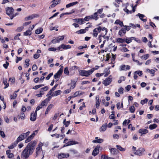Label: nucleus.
Listing matches in <instances>:
<instances>
[{
  "instance_id": "nucleus-1",
  "label": "nucleus",
  "mask_w": 159,
  "mask_h": 159,
  "mask_svg": "<svg viewBox=\"0 0 159 159\" xmlns=\"http://www.w3.org/2000/svg\"><path fill=\"white\" fill-rule=\"evenodd\" d=\"M36 144L35 141H32L28 143L27 146L23 151L21 157L27 158L30 155L32 154L34 149V146Z\"/></svg>"
},
{
  "instance_id": "nucleus-2",
  "label": "nucleus",
  "mask_w": 159,
  "mask_h": 159,
  "mask_svg": "<svg viewBox=\"0 0 159 159\" xmlns=\"http://www.w3.org/2000/svg\"><path fill=\"white\" fill-rule=\"evenodd\" d=\"M93 69H91L88 70H81L79 71V74L81 76L88 77L93 72Z\"/></svg>"
},
{
  "instance_id": "nucleus-3",
  "label": "nucleus",
  "mask_w": 159,
  "mask_h": 159,
  "mask_svg": "<svg viewBox=\"0 0 159 159\" xmlns=\"http://www.w3.org/2000/svg\"><path fill=\"white\" fill-rule=\"evenodd\" d=\"M30 133V131H28L25 133L22 134L19 136L16 140L19 142L25 139L29 135Z\"/></svg>"
},
{
  "instance_id": "nucleus-4",
  "label": "nucleus",
  "mask_w": 159,
  "mask_h": 159,
  "mask_svg": "<svg viewBox=\"0 0 159 159\" xmlns=\"http://www.w3.org/2000/svg\"><path fill=\"white\" fill-rule=\"evenodd\" d=\"M43 146V144L40 142L39 143L37 147L36 148V156L35 157H37L39 154L40 153L42 150V147Z\"/></svg>"
},
{
  "instance_id": "nucleus-5",
  "label": "nucleus",
  "mask_w": 159,
  "mask_h": 159,
  "mask_svg": "<svg viewBox=\"0 0 159 159\" xmlns=\"http://www.w3.org/2000/svg\"><path fill=\"white\" fill-rule=\"evenodd\" d=\"M14 11V9L12 7H7L6 8V14L9 16L11 18V15H12Z\"/></svg>"
},
{
  "instance_id": "nucleus-6",
  "label": "nucleus",
  "mask_w": 159,
  "mask_h": 159,
  "mask_svg": "<svg viewBox=\"0 0 159 159\" xmlns=\"http://www.w3.org/2000/svg\"><path fill=\"white\" fill-rule=\"evenodd\" d=\"M63 72V69L60 68L57 72L54 75V78L56 80V81H58Z\"/></svg>"
},
{
  "instance_id": "nucleus-7",
  "label": "nucleus",
  "mask_w": 159,
  "mask_h": 159,
  "mask_svg": "<svg viewBox=\"0 0 159 159\" xmlns=\"http://www.w3.org/2000/svg\"><path fill=\"white\" fill-rule=\"evenodd\" d=\"M112 76L111 75L109 76L108 78L103 81L102 84L105 86H107L109 85L112 81Z\"/></svg>"
},
{
  "instance_id": "nucleus-8",
  "label": "nucleus",
  "mask_w": 159,
  "mask_h": 159,
  "mask_svg": "<svg viewBox=\"0 0 159 159\" xmlns=\"http://www.w3.org/2000/svg\"><path fill=\"white\" fill-rule=\"evenodd\" d=\"M102 30V27L99 26L98 28H95L93 30V35L94 37H96L99 32H101Z\"/></svg>"
},
{
  "instance_id": "nucleus-9",
  "label": "nucleus",
  "mask_w": 159,
  "mask_h": 159,
  "mask_svg": "<svg viewBox=\"0 0 159 159\" xmlns=\"http://www.w3.org/2000/svg\"><path fill=\"white\" fill-rule=\"evenodd\" d=\"M145 150V149L143 148H139L134 152V154L140 156L142 155V152H144Z\"/></svg>"
},
{
  "instance_id": "nucleus-10",
  "label": "nucleus",
  "mask_w": 159,
  "mask_h": 159,
  "mask_svg": "<svg viewBox=\"0 0 159 159\" xmlns=\"http://www.w3.org/2000/svg\"><path fill=\"white\" fill-rule=\"evenodd\" d=\"M71 48V46L70 45L62 44L57 48V50L58 51L60 50L61 48L64 49H67L70 48Z\"/></svg>"
},
{
  "instance_id": "nucleus-11",
  "label": "nucleus",
  "mask_w": 159,
  "mask_h": 159,
  "mask_svg": "<svg viewBox=\"0 0 159 159\" xmlns=\"http://www.w3.org/2000/svg\"><path fill=\"white\" fill-rule=\"evenodd\" d=\"M61 0H53L52 1V3L49 6V8H51L55 7L60 2Z\"/></svg>"
},
{
  "instance_id": "nucleus-12",
  "label": "nucleus",
  "mask_w": 159,
  "mask_h": 159,
  "mask_svg": "<svg viewBox=\"0 0 159 159\" xmlns=\"http://www.w3.org/2000/svg\"><path fill=\"white\" fill-rule=\"evenodd\" d=\"M130 69V67L129 65H123L120 66L119 67V70L122 71L123 70H129Z\"/></svg>"
},
{
  "instance_id": "nucleus-13",
  "label": "nucleus",
  "mask_w": 159,
  "mask_h": 159,
  "mask_svg": "<svg viewBox=\"0 0 159 159\" xmlns=\"http://www.w3.org/2000/svg\"><path fill=\"white\" fill-rule=\"evenodd\" d=\"M99 148L100 146L99 145H98L94 149L92 153V155H93L94 156H95L98 154L99 152Z\"/></svg>"
},
{
  "instance_id": "nucleus-14",
  "label": "nucleus",
  "mask_w": 159,
  "mask_h": 159,
  "mask_svg": "<svg viewBox=\"0 0 159 159\" xmlns=\"http://www.w3.org/2000/svg\"><path fill=\"white\" fill-rule=\"evenodd\" d=\"M69 157V154L68 153L65 154L62 153L59 154L58 155V158L59 159H61L64 158H67Z\"/></svg>"
},
{
  "instance_id": "nucleus-15",
  "label": "nucleus",
  "mask_w": 159,
  "mask_h": 159,
  "mask_svg": "<svg viewBox=\"0 0 159 159\" xmlns=\"http://www.w3.org/2000/svg\"><path fill=\"white\" fill-rule=\"evenodd\" d=\"M136 16H138L140 19L144 22H146L147 20L146 17L143 14L139 13L136 15Z\"/></svg>"
},
{
  "instance_id": "nucleus-16",
  "label": "nucleus",
  "mask_w": 159,
  "mask_h": 159,
  "mask_svg": "<svg viewBox=\"0 0 159 159\" xmlns=\"http://www.w3.org/2000/svg\"><path fill=\"white\" fill-rule=\"evenodd\" d=\"M108 127V125L107 123H106L103 125L99 129V131L101 132H104L106 131L107 127Z\"/></svg>"
},
{
  "instance_id": "nucleus-17",
  "label": "nucleus",
  "mask_w": 159,
  "mask_h": 159,
  "mask_svg": "<svg viewBox=\"0 0 159 159\" xmlns=\"http://www.w3.org/2000/svg\"><path fill=\"white\" fill-rule=\"evenodd\" d=\"M37 115L36 111L35 112H33L31 113L30 120L32 121H34L36 120V116Z\"/></svg>"
},
{
  "instance_id": "nucleus-18",
  "label": "nucleus",
  "mask_w": 159,
  "mask_h": 159,
  "mask_svg": "<svg viewBox=\"0 0 159 159\" xmlns=\"http://www.w3.org/2000/svg\"><path fill=\"white\" fill-rule=\"evenodd\" d=\"M101 31L102 32L100 35H102V37H103V38L106 37L105 35H106L107 32V29L105 27L102 28Z\"/></svg>"
},
{
  "instance_id": "nucleus-19",
  "label": "nucleus",
  "mask_w": 159,
  "mask_h": 159,
  "mask_svg": "<svg viewBox=\"0 0 159 159\" xmlns=\"http://www.w3.org/2000/svg\"><path fill=\"white\" fill-rule=\"evenodd\" d=\"M96 106L97 108H98L100 104V101H99V96L97 95L96 96Z\"/></svg>"
},
{
  "instance_id": "nucleus-20",
  "label": "nucleus",
  "mask_w": 159,
  "mask_h": 159,
  "mask_svg": "<svg viewBox=\"0 0 159 159\" xmlns=\"http://www.w3.org/2000/svg\"><path fill=\"white\" fill-rule=\"evenodd\" d=\"M134 39V37H127L125 39V42L127 44L130 43Z\"/></svg>"
},
{
  "instance_id": "nucleus-21",
  "label": "nucleus",
  "mask_w": 159,
  "mask_h": 159,
  "mask_svg": "<svg viewBox=\"0 0 159 159\" xmlns=\"http://www.w3.org/2000/svg\"><path fill=\"white\" fill-rule=\"evenodd\" d=\"M18 142L16 140L15 141L14 143H12L10 146H9L8 148L9 149H12L13 148L15 147L17 144L18 143Z\"/></svg>"
},
{
  "instance_id": "nucleus-22",
  "label": "nucleus",
  "mask_w": 159,
  "mask_h": 159,
  "mask_svg": "<svg viewBox=\"0 0 159 159\" xmlns=\"http://www.w3.org/2000/svg\"><path fill=\"white\" fill-rule=\"evenodd\" d=\"M78 3V2L76 1L69 3L66 5V8H68L71 7L75 5L76 4Z\"/></svg>"
},
{
  "instance_id": "nucleus-23",
  "label": "nucleus",
  "mask_w": 159,
  "mask_h": 159,
  "mask_svg": "<svg viewBox=\"0 0 159 159\" xmlns=\"http://www.w3.org/2000/svg\"><path fill=\"white\" fill-rule=\"evenodd\" d=\"M126 31L125 28H122L119 31L118 34L120 35V36H123V35L122 34H125L126 33Z\"/></svg>"
},
{
  "instance_id": "nucleus-24",
  "label": "nucleus",
  "mask_w": 159,
  "mask_h": 159,
  "mask_svg": "<svg viewBox=\"0 0 159 159\" xmlns=\"http://www.w3.org/2000/svg\"><path fill=\"white\" fill-rule=\"evenodd\" d=\"M139 132L143 134H147L148 132V131L146 129H141L139 130Z\"/></svg>"
},
{
  "instance_id": "nucleus-25",
  "label": "nucleus",
  "mask_w": 159,
  "mask_h": 159,
  "mask_svg": "<svg viewBox=\"0 0 159 159\" xmlns=\"http://www.w3.org/2000/svg\"><path fill=\"white\" fill-rule=\"evenodd\" d=\"M71 86L70 87L71 89H74L76 86V82L75 81L71 80V82L70 83Z\"/></svg>"
},
{
  "instance_id": "nucleus-26",
  "label": "nucleus",
  "mask_w": 159,
  "mask_h": 159,
  "mask_svg": "<svg viewBox=\"0 0 159 159\" xmlns=\"http://www.w3.org/2000/svg\"><path fill=\"white\" fill-rule=\"evenodd\" d=\"M114 24L119 25L121 27L124 26L123 22L118 19L116 20Z\"/></svg>"
},
{
  "instance_id": "nucleus-27",
  "label": "nucleus",
  "mask_w": 159,
  "mask_h": 159,
  "mask_svg": "<svg viewBox=\"0 0 159 159\" xmlns=\"http://www.w3.org/2000/svg\"><path fill=\"white\" fill-rule=\"evenodd\" d=\"M125 39L121 38H117L116 39V41L117 43H123L125 42Z\"/></svg>"
},
{
  "instance_id": "nucleus-28",
  "label": "nucleus",
  "mask_w": 159,
  "mask_h": 159,
  "mask_svg": "<svg viewBox=\"0 0 159 159\" xmlns=\"http://www.w3.org/2000/svg\"><path fill=\"white\" fill-rule=\"evenodd\" d=\"M48 89V86H46L43 87L40 89V92H41L42 93H43L44 94V92L46 91H47Z\"/></svg>"
},
{
  "instance_id": "nucleus-29",
  "label": "nucleus",
  "mask_w": 159,
  "mask_h": 159,
  "mask_svg": "<svg viewBox=\"0 0 159 159\" xmlns=\"http://www.w3.org/2000/svg\"><path fill=\"white\" fill-rule=\"evenodd\" d=\"M118 151L117 149L115 148H111L110 149V152L111 154L115 155L117 153Z\"/></svg>"
},
{
  "instance_id": "nucleus-30",
  "label": "nucleus",
  "mask_w": 159,
  "mask_h": 159,
  "mask_svg": "<svg viewBox=\"0 0 159 159\" xmlns=\"http://www.w3.org/2000/svg\"><path fill=\"white\" fill-rule=\"evenodd\" d=\"M146 71L147 72L149 73L150 74H152V76H154V74L155 72V71L153 69L150 70L149 69H146Z\"/></svg>"
},
{
  "instance_id": "nucleus-31",
  "label": "nucleus",
  "mask_w": 159,
  "mask_h": 159,
  "mask_svg": "<svg viewBox=\"0 0 159 159\" xmlns=\"http://www.w3.org/2000/svg\"><path fill=\"white\" fill-rule=\"evenodd\" d=\"M103 141V140L101 139H95L92 141L93 143H101Z\"/></svg>"
},
{
  "instance_id": "nucleus-32",
  "label": "nucleus",
  "mask_w": 159,
  "mask_h": 159,
  "mask_svg": "<svg viewBox=\"0 0 159 159\" xmlns=\"http://www.w3.org/2000/svg\"><path fill=\"white\" fill-rule=\"evenodd\" d=\"M101 157L102 159H115L114 158L108 157L106 155H102Z\"/></svg>"
},
{
  "instance_id": "nucleus-33",
  "label": "nucleus",
  "mask_w": 159,
  "mask_h": 159,
  "mask_svg": "<svg viewBox=\"0 0 159 159\" xmlns=\"http://www.w3.org/2000/svg\"><path fill=\"white\" fill-rule=\"evenodd\" d=\"M61 91L60 90H58L55 91L54 93L52 95V96H56L60 94Z\"/></svg>"
},
{
  "instance_id": "nucleus-34",
  "label": "nucleus",
  "mask_w": 159,
  "mask_h": 159,
  "mask_svg": "<svg viewBox=\"0 0 159 159\" xmlns=\"http://www.w3.org/2000/svg\"><path fill=\"white\" fill-rule=\"evenodd\" d=\"M157 126V125L155 124H153L152 125H150L149 126V128L151 129L152 130L155 129Z\"/></svg>"
},
{
  "instance_id": "nucleus-35",
  "label": "nucleus",
  "mask_w": 159,
  "mask_h": 159,
  "mask_svg": "<svg viewBox=\"0 0 159 159\" xmlns=\"http://www.w3.org/2000/svg\"><path fill=\"white\" fill-rule=\"evenodd\" d=\"M68 143V145L69 146L72 145H73L78 144V142L73 141H69Z\"/></svg>"
},
{
  "instance_id": "nucleus-36",
  "label": "nucleus",
  "mask_w": 159,
  "mask_h": 159,
  "mask_svg": "<svg viewBox=\"0 0 159 159\" xmlns=\"http://www.w3.org/2000/svg\"><path fill=\"white\" fill-rule=\"evenodd\" d=\"M91 16H92V17H93L92 19H94L95 20H98V13L96 12H95L93 14V15H91Z\"/></svg>"
},
{
  "instance_id": "nucleus-37",
  "label": "nucleus",
  "mask_w": 159,
  "mask_h": 159,
  "mask_svg": "<svg viewBox=\"0 0 159 159\" xmlns=\"http://www.w3.org/2000/svg\"><path fill=\"white\" fill-rule=\"evenodd\" d=\"M43 31V29L42 28H40L39 29H38L35 30V33L36 34H39L41 33Z\"/></svg>"
},
{
  "instance_id": "nucleus-38",
  "label": "nucleus",
  "mask_w": 159,
  "mask_h": 159,
  "mask_svg": "<svg viewBox=\"0 0 159 159\" xmlns=\"http://www.w3.org/2000/svg\"><path fill=\"white\" fill-rule=\"evenodd\" d=\"M24 34L25 36L30 35L31 34V31L30 30H27L26 31L24 32Z\"/></svg>"
},
{
  "instance_id": "nucleus-39",
  "label": "nucleus",
  "mask_w": 159,
  "mask_h": 159,
  "mask_svg": "<svg viewBox=\"0 0 159 159\" xmlns=\"http://www.w3.org/2000/svg\"><path fill=\"white\" fill-rule=\"evenodd\" d=\"M149 55L148 54L142 56V57H141V58L142 59H144L145 60H146L149 58Z\"/></svg>"
},
{
  "instance_id": "nucleus-40",
  "label": "nucleus",
  "mask_w": 159,
  "mask_h": 159,
  "mask_svg": "<svg viewBox=\"0 0 159 159\" xmlns=\"http://www.w3.org/2000/svg\"><path fill=\"white\" fill-rule=\"evenodd\" d=\"M93 17L91 16H86L84 19V21H89L90 20L92 19Z\"/></svg>"
},
{
  "instance_id": "nucleus-41",
  "label": "nucleus",
  "mask_w": 159,
  "mask_h": 159,
  "mask_svg": "<svg viewBox=\"0 0 159 159\" xmlns=\"http://www.w3.org/2000/svg\"><path fill=\"white\" fill-rule=\"evenodd\" d=\"M115 112L112 111L111 112V114L109 116V118L111 119L114 120L115 119Z\"/></svg>"
},
{
  "instance_id": "nucleus-42",
  "label": "nucleus",
  "mask_w": 159,
  "mask_h": 159,
  "mask_svg": "<svg viewBox=\"0 0 159 159\" xmlns=\"http://www.w3.org/2000/svg\"><path fill=\"white\" fill-rule=\"evenodd\" d=\"M35 16L33 15L29 16L25 18V20H31L33 19Z\"/></svg>"
},
{
  "instance_id": "nucleus-43",
  "label": "nucleus",
  "mask_w": 159,
  "mask_h": 159,
  "mask_svg": "<svg viewBox=\"0 0 159 159\" xmlns=\"http://www.w3.org/2000/svg\"><path fill=\"white\" fill-rule=\"evenodd\" d=\"M116 147L118 149L121 151H124L125 150V148H122L120 145H117Z\"/></svg>"
},
{
  "instance_id": "nucleus-44",
  "label": "nucleus",
  "mask_w": 159,
  "mask_h": 159,
  "mask_svg": "<svg viewBox=\"0 0 159 159\" xmlns=\"http://www.w3.org/2000/svg\"><path fill=\"white\" fill-rule=\"evenodd\" d=\"M76 33L78 34H84L85 33L84 29H81L79 30H78L76 32Z\"/></svg>"
},
{
  "instance_id": "nucleus-45",
  "label": "nucleus",
  "mask_w": 159,
  "mask_h": 159,
  "mask_svg": "<svg viewBox=\"0 0 159 159\" xmlns=\"http://www.w3.org/2000/svg\"><path fill=\"white\" fill-rule=\"evenodd\" d=\"M57 38L59 42V43L61 41H62L64 39V35L60 36L57 37Z\"/></svg>"
},
{
  "instance_id": "nucleus-46",
  "label": "nucleus",
  "mask_w": 159,
  "mask_h": 159,
  "mask_svg": "<svg viewBox=\"0 0 159 159\" xmlns=\"http://www.w3.org/2000/svg\"><path fill=\"white\" fill-rule=\"evenodd\" d=\"M48 103V102L47 101H46L44 99V101H43L41 103L40 105L43 107V106H46L47 104Z\"/></svg>"
},
{
  "instance_id": "nucleus-47",
  "label": "nucleus",
  "mask_w": 159,
  "mask_h": 159,
  "mask_svg": "<svg viewBox=\"0 0 159 159\" xmlns=\"http://www.w3.org/2000/svg\"><path fill=\"white\" fill-rule=\"evenodd\" d=\"M148 101V99L147 98H145L144 100H142L141 101V103L142 105H143L144 104L147 103Z\"/></svg>"
},
{
  "instance_id": "nucleus-48",
  "label": "nucleus",
  "mask_w": 159,
  "mask_h": 159,
  "mask_svg": "<svg viewBox=\"0 0 159 159\" xmlns=\"http://www.w3.org/2000/svg\"><path fill=\"white\" fill-rule=\"evenodd\" d=\"M17 97V94L16 93H14L13 95H10V97L11 99H16Z\"/></svg>"
},
{
  "instance_id": "nucleus-49",
  "label": "nucleus",
  "mask_w": 159,
  "mask_h": 159,
  "mask_svg": "<svg viewBox=\"0 0 159 159\" xmlns=\"http://www.w3.org/2000/svg\"><path fill=\"white\" fill-rule=\"evenodd\" d=\"M134 74L136 75H138L139 76H141L143 74L142 71H136L134 72Z\"/></svg>"
},
{
  "instance_id": "nucleus-50",
  "label": "nucleus",
  "mask_w": 159,
  "mask_h": 159,
  "mask_svg": "<svg viewBox=\"0 0 159 159\" xmlns=\"http://www.w3.org/2000/svg\"><path fill=\"white\" fill-rule=\"evenodd\" d=\"M79 19H81L83 20H80L78 21H77V23H79V24L80 25H82L83 24H84L85 23V21H84V19L83 18H79Z\"/></svg>"
},
{
  "instance_id": "nucleus-51",
  "label": "nucleus",
  "mask_w": 159,
  "mask_h": 159,
  "mask_svg": "<svg viewBox=\"0 0 159 159\" xmlns=\"http://www.w3.org/2000/svg\"><path fill=\"white\" fill-rule=\"evenodd\" d=\"M24 29L23 26H20L17 28L16 30V31L17 32H20L22 31Z\"/></svg>"
},
{
  "instance_id": "nucleus-52",
  "label": "nucleus",
  "mask_w": 159,
  "mask_h": 159,
  "mask_svg": "<svg viewBox=\"0 0 159 159\" xmlns=\"http://www.w3.org/2000/svg\"><path fill=\"white\" fill-rule=\"evenodd\" d=\"M129 110L131 113H134L135 110V107L134 106H132L131 107L129 108Z\"/></svg>"
},
{
  "instance_id": "nucleus-53",
  "label": "nucleus",
  "mask_w": 159,
  "mask_h": 159,
  "mask_svg": "<svg viewBox=\"0 0 159 159\" xmlns=\"http://www.w3.org/2000/svg\"><path fill=\"white\" fill-rule=\"evenodd\" d=\"M64 74L66 75H68L69 73V71L68 70V68L67 67H66L64 70Z\"/></svg>"
},
{
  "instance_id": "nucleus-54",
  "label": "nucleus",
  "mask_w": 159,
  "mask_h": 159,
  "mask_svg": "<svg viewBox=\"0 0 159 159\" xmlns=\"http://www.w3.org/2000/svg\"><path fill=\"white\" fill-rule=\"evenodd\" d=\"M52 42L53 43H59L58 40L57 39V38H56L55 39H53L52 41Z\"/></svg>"
},
{
  "instance_id": "nucleus-55",
  "label": "nucleus",
  "mask_w": 159,
  "mask_h": 159,
  "mask_svg": "<svg viewBox=\"0 0 159 159\" xmlns=\"http://www.w3.org/2000/svg\"><path fill=\"white\" fill-rule=\"evenodd\" d=\"M123 27L125 28V29L126 31H128L130 29V28L131 27L130 25H129V26L125 25H124V26H123Z\"/></svg>"
},
{
  "instance_id": "nucleus-56",
  "label": "nucleus",
  "mask_w": 159,
  "mask_h": 159,
  "mask_svg": "<svg viewBox=\"0 0 159 159\" xmlns=\"http://www.w3.org/2000/svg\"><path fill=\"white\" fill-rule=\"evenodd\" d=\"M25 117V115L24 112H21L20 114V117L21 119H24Z\"/></svg>"
},
{
  "instance_id": "nucleus-57",
  "label": "nucleus",
  "mask_w": 159,
  "mask_h": 159,
  "mask_svg": "<svg viewBox=\"0 0 159 159\" xmlns=\"http://www.w3.org/2000/svg\"><path fill=\"white\" fill-rule=\"evenodd\" d=\"M29 61L30 60L29 59H26L25 61V63H26V67H28L29 66Z\"/></svg>"
},
{
  "instance_id": "nucleus-58",
  "label": "nucleus",
  "mask_w": 159,
  "mask_h": 159,
  "mask_svg": "<svg viewBox=\"0 0 159 159\" xmlns=\"http://www.w3.org/2000/svg\"><path fill=\"white\" fill-rule=\"evenodd\" d=\"M53 73H50L49 75L46 77V79L47 80H48L53 75Z\"/></svg>"
},
{
  "instance_id": "nucleus-59",
  "label": "nucleus",
  "mask_w": 159,
  "mask_h": 159,
  "mask_svg": "<svg viewBox=\"0 0 159 159\" xmlns=\"http://www.w3.org/2000/svg\"><path fill=\"white\" fill-rule=\"evenodd\" d=\"M20 34H17V35H16V36H15V37H14V39L15 40H19L20 39V38L18 37L19 36H20Z\"/></svg>"
},
{
  "instance_id": "nucleus-60",
  "label": "nucleus",
  "mask_w": 159,
  "mask_h": 159,
  "mask_svg": "<svg viewBox=\"0 0 159 159\" xmlns=\"http://www.w3.org/2000/svg\"><path fill=\"white\" fill-rule=\"evenodd\" d=\"M123 89L121 87L118 89V91L119 93H120V94H121L123 93Z\"/></svg>"
},
{
  "instance_id": "nucleus-61",
  "label": "nucleus",
  "mask_w": 159,
  "mask_h": 159,
  "mask_svg": "<svg viewBox=\"0 0 159 159\" xmlns=\"http://www.w3.org/2000/svg\"><path fill=\"white\" fill-rule=\"evenodd\" d=\"M37 66L35 64H34L32 66V70L33 71H35L37 69Z\"/></svg>"
},
{
  "instance_id": "nucleus-62",
  "label": "nucleus",
  "mask_w": 159,
  "mask_h": 159,
  "mask_svg": "<svg viewBox=\"0 0 159 159\" xmlns=\"http://www.w3.org/2000/svg\"><path fill=\"white\" fill-rule=\"evenodd\" d=\"M53 106L52 104H50L48 106L46 109L49 111L52 108Z\"/></svg>"
},
{
  "instance_id": "nucleus-63",
  "label": "nucleus",
  "mask_w": 159,
  "mask_h": 159,
  "mask_svg": "<svg viewBox=\"0 0 159 159\" xmlns=\"http://www.w3.org/2000/svg\"><path fill=\"white\" fill-rule=\"evenodd\" d=\"M57 50V48L56 49V48L54 47H51L48 48V50L51 51H55Z\"/></svg>"
},
{
  "instance_id": "nucleus-64",
  "label": "nucleus",
  "mask_w": 159,
  "mask_h": 159,
  "mask_svg": "<svg viewBox=\"0 0 159 159\" xmlns=\"http://www.w3.org/2000/svg\"><path fill=\"white\" fill-rule=\"evenodd\" d=\"M39 57L40 55L38 53H36L34 55V58L35 59H37Z\"/></svg>"
}]
</instances>
